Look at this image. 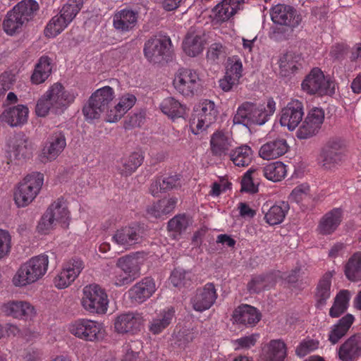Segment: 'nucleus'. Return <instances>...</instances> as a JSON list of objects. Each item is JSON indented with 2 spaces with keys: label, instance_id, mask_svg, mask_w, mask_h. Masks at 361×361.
Returning <instances> with one entry per match:
<instances>
[{
  "label": "nucleus",
  "instance_id": "nucleus-14",
  "mask_svg": "<svg viewBox=\"0 0 361 361\" xmlns=\"http://www.w3.org/2000/svg\"><path fill=\"white\" fill-rule=\"evenodd\" d=\"M45 94L52 105V111L55 114L63 112L75 98V94L73 92L66 91L63 86L59 82L51 85Z\"/></svg>",
  "mask_w": 361,
  "mask_h": 361
},
{
  "label": "nucleus",
  "instance_id": "nucleus-6",
  "mask_svg": "<svg viewBox=\"0 0 361 361\" xmlns=\"http://www.w3.org/2000/svg\"><path fill=\"white\" fill-rule=\"evenodd\" d=\"M114 98V90L109 86L97 90L90 97L88 103L83 107L82 112L87 120L99 118L104 112L109 111V104Z\"/></svg>",
  "mask_w": 361,
  "mask_h": 361
},
{
  "label": "nucleus",
  "instance_id": "nucleus-60",
  "mask_svg": "<svg viewBox=\"0 0 361 361\" xmlns=\"http://www.w3.org/2000/svg\"><path fill=\"white\" fill-rule=\"evenodd\" d=\"M226 71L232 75H235V76L242 78L243 67L241 59L237 56L229 57L227 59Z\"/></svg>",
  "mask_w": 361,
  "mask_h": 361
},
{
  "label": "nucleus",
  "instance_id": "nucleus-17",
  "mask_svg": "<svg viewBox=\"0 0 361 361\" xmlns=\"http://www.w3.org/2000/svg\"><path fill=\"white\" fill-rule=\"evenodd\" d=\"M1 310L6 316L25 321L32 320L37 314L35 307L25 300H10L3 304Z\"/></svg>",
  "mask_w": 361,
  "mask_h": 361
},
{
  "label": "nucleus",
  "instance_id": "nucleus-53",
  "mask_svg": "<svg viewBox=\"0 0 361 361\" xmlns=\"http://www.w3.org/2000/svg\"><path fill=\"white\" fill-rule=\"evenodd\" d=\"M191 280L192 273L182 269H175L169 278L170 282L174 287L189 286Z\"/></svg>",
  "mask_w": 361,
  "mask_h": 361
},
{
  "label": "nucleus",
  "instance_id": "nucleus-22",
  "mask_svg": "<svg viewBox=\"0 0 361 361\" xmlns=\"http://www.w3.org/2000/svg\"><path fill=\"white\" fill-rule=\"evenodd\" d=\"M210 149L213 155L224 157L229 155L234 140L231 133L224 130L214 132L210 138Z\"/></svg>",
  "mask_w": 361,
  "mask_h": 361
},
{
  "label": "nucleus",
  "instance_id": "nucleus-39",
  "mask_svg": "<svg viewBox=\"0 0 361 361\" xmlns=\"http://www.w3.org/2000/svg\"><path fill=\"white\" fill-rule=\"evenodd\" d=\"M301 56L293 52H287L281 56L279 60L280 73L287 77L294 73L301 67Z\"/></svg>",
  "mask_w": 361,
  "mask_h": 361
},
{
  "label": "nucleus",
  "instance_id": "nucleus-19",
  "mask_svg": "<svg viewBox=\"0 0 361 361\" xmlns=\"http://www.w3.org/2000/svg\"><path fill=\"white\" fill-rule=\"evenodd\" d=\"M139 13L130 8H123L113 15V27L119 33L133 30L137 24Z\"/></svg>",
  "mask_w": 361,
  "mask_h": 361
},
{
  "label": "nucleus",
  "instance_id": "nucleus-24",
  "mask_svg": "<svg viewBox=\"0 0 361 361\" xmlns=\"http://www.w3.org/2000/svg\"><path fill=\"white\" fill-rule=\"evenodd\" d=\"M271 20L279 25L296 27L299 24L298 16L296 17L295 10L290 6L277 4L271 10Z\"/></svg>",
  "mask_w": 361,
  "mask_h": 361
},
{
  "label": "nucleus",
  "instance_id": "nucleus-25",
  "mask_svg": "<svg viewBox=\"0 0 361 361\" xmlns=\"http://www.w3.org/2000/svg\"><path fill=\"white\" fill-rule=\"evenodd\" d=\"M157 287L153 279L145 277L136 283L128 291L132 300L142 303L149 299L156 291Z\"/></svg>",
  "mask_w": 361,
  "mask_h": 361
},
{
  "label": "nucleus",
  "instance_id": "nucleus-64",
  "mask_svg": "<svg viewBox=\"0 0 361 361\" xmlns=\"http://www.w3.org/2000/svg\"><path fill=\"white\" fill-rule=\"evenodd\" d=\"M226 55V48L222 44L217 42L212 44L209 48L207 56L209 60L215 61Z\"/></svg>",
  "mask_w": 361,
  "mask_h": 361
},
{
  "label": "nucleus",
  "instance_id": "nucleus-45",
  "mask_svg": "<svg viewBox=\"0 0 361 361\" xmlns=\"http://www.w3.org/2000/svg\"><path fill=\"white\" fill-rule=\"evenodd\" d=\"M350 297L349 290H340L334 298L333 305L329 310V316L337 318L343 314L348 308Z\"/></svg>",
  "mask_w": 361,
  "mask_h": 361
},
{
  "label": "nucleus",
  "instance_id": "nucleus-63",
  "mask_svg": "<svg viewBox=\"0 0 361 361\" xmlns=\"http://www.w3.org/2000/svg\"><path fill=\"white\" fill-rule=\"evenodd\" d=\"M49 111H52V105L44 93L37 102L35 113L38 116L44 117L49 114Z\"/></svg>",
  "mask_w": 361,
  "mask_h": 361
},
{
  "label": "nucleus",
  "instance_id": "nucleus-44",
  "mask_svg": "<svg viewBox=\"0 0 361 361\" xmlns=\"http://www.w3.org/2000/svg\"><path fill=\"white\" fill-rule=\"evenodd\" d=\"M159 108L163 114L172 119L183 117L186 112V106L173 97L165 98Z\"/></svg>",
  "mask_w": 361,
  "mask_h": 361
},
{
  "label": "nucleus",
  "instance_id": "nucleus-20",
  "mask_svg": "<svg viewBox=\"0 0 361 361\" xmlns=\"http://www.w3.org/2000/svg\"><path fill=\"white\" fill-rule=\"evenodd\" d=\"M143 324L141 314L134 312L121 314L115 319L114 329L118 334H134L139 331Z\"/></svg>",
  "mask_w": 361,
  "mask_h": 361
},
{
  "label": "nucleus",
  "instance_id": "nucleus-29",
  "mask_svg": "<svg viewBox=\"0 0 361 361\" xmlns=\"http://www.w3.org/2000/svg\"><path fill=\"white\" fill-rule=\"evenodd\" d=\"M58 225L63 228L69 226L71 217L66 202L63 197L58 198L46 211Z\"/></svg>",
  "mask_w": 361,
  "mask_h": 361
},
{
  "label": "nucleus",
  "instance_id": "nucleus-30",
  "mask_svg": "<svg viewBox=\"0 0 361 361\" xmlns=\"http://www.w3.org/2000/svg\"><path fill=\"white\" fill-rule=\"evenodd\" d=\"M333 274L331 271L325 273L319 279L314 291L315 306L318 309L323 308L330 298L331 291V279Z\"/></svg>",
  "mask_w": 361,
  "mask_h": 361
},
{
  "label": "nucleus",
  "instance_id": "nucleus-51",
  "mask_svg": "<svg viewBox=\"0 0 361 361\" xmlns=\"http://www.w3.org/2000/svg\"><path fill=\"white\" fill-rule=\"evenodd\" d=\"M83 0H68L61 9L59 14L68 23H71L80 11Z\"/></svg>",
  "mask_w": 361,
  "mask_h": 361
},
{
  "label": "nucleus",
  "instance_id": "nucleus-41",
  "mask_svg": "<svg viewBox=\"0 0 361 361\" xmlns=\"http://www.w3.org/2000/svg\"><path fill=\"white\" fill-rule=\"evenodd\" d=\"M143 159L140 153L133 152L121 159L116 166L117 171L121 176H129L142 164Z\"/></svg>",
  "mask_w": 361,
  "mask_h": 361
},
{
  "label": "nucleus",
  "instance_id": "nucleus-26",
  "mask_svg": "<svg viewBox=\"0 0 361 361\" xmlns=\"http://www.w3.org/2000/svg\"><path fill=\"white\" fill-rule=\"evenodd\" d=\"M28 114L29 109L27 106L18 104L4 110L0 116V120L11 127H18L27 121Z\"/></svg>",
  "mask_w": 361,
  "mask_h": 361
},
{
  "label": "nucleus",
  "instance_id": "nucleus-37",
  "mask_svg": "<svg viewBox=\"0 0 361 361\" xmlns=\"http://www.w3.org/2000/svg\"><path fill=\"white\" fill-rule=\"evenodd\" d=\"M354 321L355 317L351 314H347L331 327L329 341L331 344L337 343L346 334Z\"/></svg>",
  "mask_w": 361,
  "mask_h": 361
},
{
  "label": "nucleus",
  "instance_id": "nucleus-42",
  "mask_svg": "<svg viewBox=\"0 0 361 361\" xmlns=\"http://www.w3.org/2000/svg\"><path fill=\"white\" fill-rule=\"evenodd\" d=\"M174 315L175 310L173 307L164 310L152 319L149 326V330L153 334H160L171 323Z\"/></svg>",
  "mask_w": 361,
  "mask_h": 361
},
{
  "label": "nucleus",
  "instance_id": "nucleus-47",
  "mask_svg": "<svg viewBox=\"0 0 361 361\" xmlns=\"http://www.w3.org/2000/svg\"><path fill=\"white\" fill-rule=\"evenodd\" d=\"M264 177L272 182L282 180L287 175V166L281 161L269 163L262 169Z\"/></svg>",
  "mask_w": 361,
  "mask_h": 361
},
{
  "label": "nucleus",
  "instance_id": "nucleus-61",
  "mask_svg": "<svg viewBox=\"0 0 361 361\" xmlns=\"http://www.w3.org/2000/svg\"><path fill=\"white\" fill-rule=\"evenodd\" d=\"M11 248V235L7 230L0 228V260L6 257Z\"/></svg>",
  "mask_w": 361,
  "mask_h": 361
},
{
  "label": "nucleus",
  "instance_id": "nucleus-46",
  "mask_svg": "<svg viewBox=\"0 0 361 361\" xmlns=\"http://www.w3.org/2000/svg\"><path fill=\"white\" fill-rule=\"evenodd\" d=\"M346 278L353 282L361 281V252L354 253L344 267Z\"/></svg>",
  "mask_w": 361,
  "mask_h": 361
},
{
  "label": "nucleus",
  "instance_id": "nucleus-32",
  "mask_svg": "<svg viewBox=\"0 0 361 361\" xmlns=\"http://www.w3.org/2000/svg\"><path fill=\"white\" fill-rule=\"evenodd\" d=\"M361 355V340L350 336L339 348L338 355L342 361H355Z\"/></svg>",
  "mask_w": 361,
  "mask_h": 361
},
{
  "label": "nucleus",
  "instance_id": "nucleus-56",
  "mask_svg": "<svg viewBox=\"0 0 361 361\" xmlns=\"http://www.w3.org/2000/svg\"><path fill=\"white\" fill-rule=\"evenodd\" d=\"M319 342L314 339H305L300 343L295 350L296 355L300 357H303L307 354L318 349Z\"/></svg>",
  "mask_w": 361,
  "mask_h": 361
},
{
  "label": "nucleus",
  "instance_id": "nucleus-23",
  "mask_svg": "<svg viewBox=\"0 0 361 361\" xmlns=\"http://www.w3.org/2000/svg\"><path fill=\"white\" fill-rule=\"evenodd\" d=\"M66 146L64 134L61 131L54 132L48 137L42 150V157L47 161L56 159Z\"/></svg>",
  "mask_w": 361,
  "mask_h": 361
},
{
  "label": "nucleus",
  "instance_id": "nucleus-28",
  "mask_svg": "<svg viewBox=\"0 0 361 361\" xmlns=\"http://www.w3.org/2000/svg\"><path fill=\"white\" fill-rule=\"evenodd\" d=\"M233 319L237 324L254 326L261 319V314L257 308L251 305H242L234 310Z\"/></svg>",
  "mask_w": 361,
  "mask_h": 361
},
{
  "label": "nucleus",
  "instance_id": "nucleus-8",
  "mask_svg": "<svg viewBox=\"0 0 361 361\" xmlns=\"http://www.w3.org/2000/svg\"><path fill=\"white\" fill-rule=\"evenodd\" d=\"M218 115V110L214 102L205 99L195 109V117L190 125L191 131L195 135L206 130L214 123Z\"/></svg>",
  "mask_w": 361,
  "mask_h": 361
},
{
  "label": "nucleus",
  "instance_id": "nucleus-2",
  "mask_svg": "<svg viewBox=\"0 0 361 361\" xmlns=\"http://www.w3.org/2000/svg\"><path fill=\"white\" fill-rule=\"evenodd\" d=\"M49 257L46 254L34 256L21 264L13 277L15 286L23 287L41 279L47 272Z\"/></svg>",
  "mask_w": 361,
  "mask_h": 361
},
{
  "label": "nucleus",
  "instance_id": "nucleus-16",
  "mask_svg": "<svg viewBox=\"0 0 361 361\" xmlns=\"http://www.w3.org/2000/svg\"><path fill=\"white\" fill-rule=\"evenodd\" d=\"M304 116L302 102L298 99L290 100L281 110L280 123L289 130H295Z\"/></svg>",
  "mask_w": 361,
  "mask_h": 361
},
{
  "label": "nucleus",
  "instance_id": "nucleus-3",
  "mask_svg": "<svg viewBox=\"0 0 361 361\" xmlns=\"http://www.w3.org/2000/svg\"><path fill=\"white\" fill-rule=\"evenodd\" d=\"M138 276L137 260L130 255L118 258L109 274L110 283L116 287L128 286Z\"/></svg>",
  "mask_w": 361,
  "mask_h": 361
},
{
  "label": "nucleus",
  "instance_id": "nucleus-31",
  "mask_svg": "<svg viewBox=\"0 0 361 361\" xmlns=\"http://www.w3.org/2000/svg\"><path fill=\"white\" fill-rule=\"evenodd\" d=\"M135 95L126 93L119 98L118 103L108 111L107 121L109 123H115L130 110L136 102Z\"/></svg>",
  "mask_w": 361,
  "mask_h": 361
},
{
  "label": "nucleus",
  "instance_id": "nucleus-54",
  "mask_svg": "<svg viewBox=\"0 0 361 361\" xmlns=\"http://www.w3.org/2000/svg\"><path fill=\"white\" fill-rule=\"evenodd\" d=\"M190 219L185 214L175 216L168 222V229L180 235L184 232L190 224Z\"/></svg>",
  "mask_w": 361,
  "mask_h": 361
},
{
  "label": "nucleus",
  "instance_id": "nucleus-1",
  "mask_svg": "<svg viewBox=\"0 0 361 361\" xmlns=\"http://www.w3.org/2000/svg\"><path fill=\"white\" fill-rule=\"evenodd\" d=\"M39 9L35 0H22L8 11L3 20L4 31L9 36L20 33Z\"/></svg>",
  "mask_w": 361,
  "mask_h": 361
},
{
  "label": "nucleus",
  "instance_id": "nucleus-55",
  "mask_svg": "<svg viewBox=\"0 0 361 361\" xmlns=\"http://www.w3.org/2000/svg\"><path fill=\"white\" fill-rule=\"evenodd\" d=\"M257 173L255 169L247 170L241 180V191L249 193H255L258 191V185L254 183L252 175Z\"/></svg>",
  "mask_w": 361,
  "mask_h": 361
},
{
  "label": "nucleus",
  "instance_id": "nucleus-34",
  "mask_svg": "<svg viewBox=\"0 0 361 361\" xmlns=\"http://www.w3.org/2000/svg\"><path fill=\"white\" fill-rule=\"evenodd\" d=\"M204 39L200 32L190 30L183 42L184 52L189 56H196L202 52Z\"/></svg>",
  "mask_w": 361,
  "mask_h": 361
},
{
  "label": "nucleus",
  "instance_id": "nucleus-62",
  "mask_svg": "<svg viewBox=\"0 0 361 361\" xmlns=\"http://www.w3.org/2000/svg\"><path fill=\"white\" fill-rule=\"evenodd\" d=\"M57 226H59L58 224L53 220L49 213L45 212L39 221L37 228L39 233L47 234Z\"/></svg>",
  "mask_w": 361,
  "mask_h": 361
},
{
  "label": "nucleus",
  "instance_id": "nucleus-9",
  "mask_svg": "<svg viewBox=\"0 0 361 361\" xmlns=\"http://www.w3.org/2000/svg\"><path fill=\"white\" fill-rule=\"evenodd\" d=\"M301 86L302 90L310 94H332L335 92L334 82L330 78H326L318 68H314L310 72Z\"/></svg>",
  "mask_w": 361,
  "mask_h": 361
},
{
  "label": "nucleus",
  "instance_id": "nucleus-10",
  "mask_svg": "<svg viewBox=\"0 0 361 361\" xmlns=\"http://www.w3.org/2000/svg\"><path fill=\"white\" fill-rule=\"evenodd\" d=\"M173 85L175 90L185 97H192L202 86L198 73L189 68L178 70L174 75Z\"/></svg>",
  "mask_w": 361,
  "mask_h": 361
},
{
  "label": "nucleus",
  "instance_id": "nucleus-7",
  "mask_svg": "<svg viewBox=\"0 0 361 361\" xmlns=\"http://www.w3.org/2000/svg\"><path fill=\"white\" fill-rule=\"evenodd\" d=\"M82 307L91 314H104L109 306L108 295L97 284L86 286L82 290Z\"/></svg>",
  "mask_w": 361,
  "mask_h": 361
},
{
  "label": "nucleus",
  "instance_id": "nucleus-12",
  "mask_svg": "<svg viewBox=\"0 0 361 361\" xmlns=\"http://www.w3.org/2000/svg\"><path fill=\"white\" fill-rule=\"evenodd\" d=\"M84 267V262L80 258L73 257L66 261L54 279V286L58 289L68 287L78 278Z\"/></svg>",
  "mask_w": 361,
  "mask_h": 361
},
{
  "label": "nucleus",
  "instance_id": "nucleus-21",
  "mask_svg": "<svg viewBox=\"0 0 361 361\" xmlns=\"http://www.w3.org/2000/svg\"><path fill=\"white\" fill-rule=\"evenodd\" d=\"M112 241L126 250L132 249L141 241L140 228L137 226L122 227L113 235Z\"/></svg>",
  "mask_w": 361,
  "mask_h": 361
},
{
  "label": "nucleus",
  "instance_id": "nucleus-57",
  "mask_svg": "<svg viewBox=\"0 0 361 361\" xmlns=\"http://www.w3.org/2000/svg\"><path fill=\"white\" fill-rule=\"evenodd\" d=\"M270 277L268 276H255L247 283L250 293H259L269 287Z\"/></svg>",
  "mask_w": 361,
  "mask_h": 361
},
{
  "label": "nucleus",
  "instance_id": "nucleus-11",
  "mask_svg": "<svg viewBox=\"0 0 361 361\" xmlns=\"http://www.w3.org/2000/svg\"><path fill=\"white\" fill-rule=\"evenodd\" d=\"M345 143L342 139H330L321 150L319 163L327 169L340 164L345 157Z\"/></svg>",
  "mask_w": 361,
  "mask_h": 361
},
{
  "label": "nucleus",
  "instance_id": "nucleus-35",
  "mask_svg": "<svg viewBox=\"0 0 361 361\" xmlns=\"http://www.w3.org/2000/svg\"><path fill=\"white\" fill-rule=\"evenodd\" d=\"M245 0H223L214 8L216 18L221 22L229 20L242 9Z\"/></svg>",
  "mask_w": 361,
  "mask_h": 361
},
{
  "label": "nucleus",
  "instance_id": "nucleus-38",
  "mask_svg": "<svg viewBox=\"0 0 361 361\" xmlns=\"http://www.w3.org/2000/svg\"><path fill=\"white\" fill-rule=\"evenodd\" d=\"M51 60L47 56H41L35 66L30 77L32 84L39 85L44 82L51 73Z\"/></svg>",
  "mask_w": 361,
  "mask_h": 361
},
{
  "label": "nucleus",
  "instance_id": "nucleus-27",
  "mask_svg": "<svg viewBox=\"0 0 361 361\" xmlns=\"http://www.w3.org/2000/svg\"><path fill=\"white\" fill-rule=\"evenodd\" d=\"M288 151L286 140L277 138L263 144L259 150V155L264 160L275 159L283 155Z\"/></svg>",
  "mask_w": 361,
  "mask_h": 361
},
{
  "label": "nucleus",
  "instance_id": "nucleus-36",
  "mask_svg": "<svg viewBox=\"0 0 361 361\" xmlns=\"http://www.w3.org/2000/svg\"><path fill=\"white\" fill-rule=\"evenodd\" d=\"M268 205H263L262 212L265 213L264 219L267 224L271 226L281 224L288 209L289 205L286 202H279L276 204L267 208Z\"/></svg>",
  "mask_w": 361,
  "mask_h": 361
},
{
  "label": "nucleus",
  "instance_id": "nucleus-4",
  "mask_svg": "<svg viewBox=\"0 0 361 361\" xmlns=\"http://www.w3.org/2000/svg\"><path fill=\"white\" fill-rule=\"evenodd\" d=\"M44 183V176L33 173L25 176L14 192V201L18 207H25L36 198Z\"/></svg>",
  "mask_w": 361,
  "mask_h": 361
},
{
  "label": "nucleus",
  "instance_id": "nucleus-49",
  "mask_svg": "<svg viewBox=\"0 0 361 361\" xmlns=\"http://www.w3.org/2000/svg\"><path fill=\"white\" fill-rule=\"evenodd\" d=\"M254 103L245 102L237 109L233 121L235 124H243L244 126L252 125L251 118L252 117Z\"/></svg>",
  "mask_w": 361,
  "mask_h": 361
},
{
  "label": "nucleus",
  "instance_id": "nucleus-59",
  "mask_svg": "<svg viewBox=\"0 0 361 361\" xmlns=\"http://www.w3.org/2000/svg\"><path fill=\"white\" fill-rule=\"evenodd\" d=\"M241 77L235 76L225 71L224 76L219 80V87L224 92H230L233 87H237L240 83Z\"/></svg>",
  "mask_w": 361,
  "mask_h": 361
},
{
  "label": "nucleus",
  "instance_id": "nucleus-33",
  "mask_svg": "<svg viewBox=\"0 0 361 361\" xmlns=\"http://www.w3.org/2000/svg\"><path fill=\"white\" fill-rule=\"evenodd\" d=\"M342 220V210L335 208L327 212L320 220L317 230L322 235L334 233Z\"/></svg>",
  "mask_w": 361,
  "mask_h": 361
},
{
  "label": "nucleus",
  "instance_id": "nucleus-52",
  "mask_svg": "<svg viewBox=\"0 0 361 361\" xmlns=\"http://www.w3.org/2000/svg\"><path fill=\"white\" fill-rule=\"evenodd\" d=\"M269 358L271 361H283L286 357V347L281 340H272L269 344Z\"/></svg>",
  "mask_w": 361,
  "mask_h": 361
},
{
  "label": "nucleus",
  "instance_id": "nucleus-5",
  "mask_svg": "<svg viewBox=\"0 0 361 361\" xmlns=\"http://www.w3.org/2000/svg\"><path fill=\"white\" fill-rule=\"evenodd\" d=\"M68 332L75 337L88 342L102 340L105 335L104 324L98 321L80 318L68 326Z\"/></svg>",
  "mask_w": 361,
  "mask_h": 361
},
{
  "label": "nucleus",
  "instance_id": "nucleus-40",
  "mask_svg": "<svg viewBox=\"0 0 361 361\" xmlns=\"http://www.w3.org/2000/svg\"><path fill=\"white\" fill-rule=\"evenodd\" d=\"M252 117L251 118L252 125L262 126L274 114L276 111V102L273 98H269L267 106L257 105L254 103Z\"/></svg>",
  "mask_w": 361,
  "mask_h": 361
},
{
  "label": "nucleus",
  "instance_id": "nucleus-18",
  "mask_svg": "<svg viewBox=\"0 0 361 361\" xmlns=\"http://www.w3.org/2000/svg\"><path fill=\"white\" fill-rule=\"evenodd\" d=\"M217 293L214 283H207L203 288L196 290L191 299L193 309L197 312H204L209 310L217 299Z\"/></svg>",
  "mask_w": 361,
  "mask_h": 361
},
{
  "label": "nucleus",
  "instance_id": "nucleus-13",
  "mask_svg": "<svg viewBox=\"0 0 361 361\" xmlns=\"http://www.w3.org/2000/svg\"><path fill=\"white\" fill-rule=\"evenodd\" d=\"M171 46V41L169 37L154 36L145 43L143 49L145 56L150 62H161L168 54Z\"/></svg>",
  "mask_w": 361,
  "mask_h": 361
},
{
  "label": "nucleus",
  "instance_id": "nucleus-58",
  "mask_svg": "<svg viewBox=\"0 0 361 361\" xmlns=\"http://www.w3.org/2000/svg\"><path fill=\"white\" fill-rule=\"evenodd\" d=\"M259 338V334H252L238 339L233 340L231 343L235 350L240 349H247L254 346Z\"/></svg>",
  "mask_w": 361,
  "mask_h": 361
},
{
  "label": "nucleus",
  "instance_id": "nucleus-50",
  "mask_svg": "<svg viewBox=\"0 0 361 361\" xmlns=\"http://www.w3.org/2000/svg\"><path fill=\"white\" fill-rule=\"evenodd\" d=\"M68 25L69 23L60 14H58L54 16L47 25L44 31V35L49 38L55 37L64 30Z\"/></svg>",
  "mask_w": 361,
  "mask_h": 361
},
{
  "label": "nucleus",
  "instance_id": "nucleus-48",
  "mask_svg": "<svg viewBox=\"0 0 361 361\" xmlns=\"http://www.w3.org/2000/svg\"><path fill=\"white\" fill-rule=\"evenodd\" d=\"M31 154V148L24 136L17 137L14 139L10 147L9 157L11 159L21 160L28 157Z\"/></svg>",
  "mask_w": 361,
  "mask_h": 361
},
{
  "label": "nucleus",
  "instance_id": "nucleus-15",
  "mask_svg": "<svg viewBox=\"0 0 361 361\" xmlns=\"http://www.w3.org/2000/svg\"><path fill=\"white\" fill-rule=\"evenodd\" d=\"M324 120V111L321 108L311 109L297 131L299 139H307L315 135Z\"/></svg>",
  "mask_w": 361,
  "mask_h": 361
},
{
  "label": "nucleus",
  "instance_id": "nucleus-43",
  "mask_svg": "<svg viewBox=\"0 0 361 361\" xmlns=\"http://www.w3.org/2000/svg\"><path fill=\"white\" fill-rule=\"evenodd\" d=\"M228 156L235 166L246 167L253 159V151L250 146L243 145L232 149Z\"/></svg>",
  "mask_w": 361,
  "mask_h": 361
}]
</instances>
